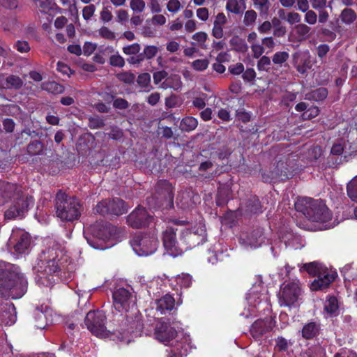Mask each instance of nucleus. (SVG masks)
I'll return each instance as SVG.
<instances>
[{"mask_svg": "<svg viewBox=\"0 0 357 357\" xmlns=\"http://www.w3.org/2000/svg\"><path fill=\"white\" fill-rule=\"evenodd\" d=\"M38 266L36 280L40 286L44 287H52L55 283V276L61 278L62 273L74 271V264L65 247L56 241L51 242L40 254Z\"/></svg>", "mask_w": 357, "mask_h": 357, "instance_id": "obj_1", "label": "nucleus"}, {"mask_svg": "<svg viewBox=\"0 0 357 357\" xmlns=\"http://www.w3.org/2000/svg\"><path fill=\"white\" fill-rule=\"evenodd\" d=\"M113 305L116 310L125 313L122 319V330L137 335L143 329L142 316L137 307L135 297L126 288L121 287L112 294Z\"/></svg>", "mask_w": 357, "mask_h": 357, "instance_id": "obj_2", "label": "nucleus"}, {"mask_svg": "<svg viewBox=\"0 0 357 357\" xmlns=\"http://www.w3.org/2000/svg\"><path fill=\"white\" fill-rule=\"evenodd\" d=\"M27 287V280L22 273L0 268V297L20 298L26 292Z\"/></svg>", "mask_w": 357, "mask_h": 357, "instance_id": "obj_3", "label": "nucleus"}, {"mask_svg": "<svg viewBox=\"0 0 357 357\" xmlns=\"http://www.w3.org/2000/svg\"><path fill=\"white\" fill-rule=\"evenodd\" d=\"M56 215L63 222L77 220L83 210L79 199L59 190L54 199Z\"/></svg>", "mask_w": 357, "mask_h": 357, "instance_id": "obj_4", "label": "nucleus"}, {"mask_svg": "<svg viewBox=\"0 0 357 357\" xmlns=\"http://www.w3.org/2000/svg\"><path fill=\"white\" fill-rule=\"evenodd\" d=\"M295 208L313 222L324 223L332 218L331 211L321 199L305 197L296 202Z\"/></svg>", "mask_w": 357, "mask_h": 357, "instance_id": "obj_5", "label": "nucleus"}, {"mask_svg": "<svg viewBox=\"0 0 357 357\" xmlns=\"http://www.w3.org/2000/svg\"><path fill=\"white\" fill-rule=\"evenodd\" d=\"M146 202L151 209H171L174 207V192L172 184L167 180L159 181L155 192L146 198Z\"/></svg>", "mask_w": 357, "mask_h": 357, "instance_id": "obj_6", "label": "nucleus"}, {"mask_svg": "<svg viewBox=\"0 0 357 357\" xmlns=\"http://www.w3.org/2000/svg\"><path fill=\"white\" fill-rule=\"evenodd\" d=\"M183 252L204 244L207 241L206 229L204 225L198 223L180 231Z\"/></svg>", "mask_w": 357, "mask_h": 357, "instance_id": "obj_7", "label": "nucleus"}, {"mask_svg": "<svg viewBox=\"0 0 357 357\" xmlns=\"http://www.w3.org/2000/svg\"><path fill=\"white\" fill-rule=\"evenodd\" d=\"M130 245L137 255L148 256L156 251L158 241L153 234L139 233L132 238Z\"/></svg>", "mask_w": 357, "mask_h": 357, "instance_id": "obj_8", "label": "nucleus"}, {"mask_svg": "<svg viewBox=\"0 0 357 357\" xmlns=\"http://www.w3.org/2000/svg\"><path fill=\"white\" fill-rule=\"evenodd\" d=\"M178 228L174 226H167L162 232V241L165 251L171 256L176 257L183 253L182 241H178L176 232Z\"/></svg>", "mask_w": 357, "mask_h": 357, "instance_id": "obj_9", "label": "nucleus"}, {"mask_svg": "<svg viewBox=\"0 0 357 357\" xmlns=\"http://www.w3.org/2000/svg\"><path fill=\"white\" fill-rule=\"evenodd\" d=\"M93 210L95 213L102 216L106 215L119 216L127 212V207L123 199L114 198L112 199H106L99 202Z\"/></svg>", "mask_w": 357, "mask_h": 357, "instance_id": "obj_10", "label": "nucleus"}, {"mask_svg": "<svg viewBox=\"0 0 357 357\" xmlns=\"http://www.w3.org/2000/svg\"><path fill=\"white\" fill-rule=\"evenodd\" d=\"M34 204V198L31 195L25 197L22 195L15 198V200L4 213L6 220H13L17 217L22 218L30 206Z\"/></svg>", "mask_w": 357, "mask_h": 357, "instance_id": "obj_11", "label": "nucleus"}, {"mask_svg": "<svg viewBox=\"0 0 357 357\" xmlns=\"http://www.w3.org/2000/svg\"><path fill=\"white\" fill-rule=\"evenodd\" d=\"M107 317L102 310L90 311L85 317L84 323L92 334L98 336L106 331Z\"/></svg>", "mask_w": 357, "mask_h": 357, "instance_id": "obj_12", "label": "nucleus"}, {"mask_svg": "<svg viewBox=\"0 0 357 357\" xmlns=\"http://www.w3.org/2000/svg\"><path fill=\"white\" fill-rule=\"evenodd\" d=\"M31 243V235L21 229L13 230L9 238V245L17 254H24L30 248Z\"/></svg>", "mask_w": 357, "mask_h": 357, "instance_id": "obj_13", "label": "nucleus"}, {"mask_svg": "<svg viewBox=\"0 0 357 357\" xmlns=\"http://www.w3.org/2000/svg\"><path fill=\"white\" fill-rule=\"evenodd\" d=\"M275 323V317H273L258 319L250 326V335L255 340H260L264 334L272 331Z\"/></svg>", "mask_w": 357, "mask_h": 357, "instance_id": "obj_14", "label": "nucleus"}, {"mask_svg": "<svg viewBox=\"0 0 357 357\" xmlns=\"http://www.w3.org/2000/svg\"><path fill=\"white\" fill-rule=\"evenodd\" d=\"M152 220L153 217L142 207H137L127 217L128 225L134 229L148 227Z\"/></svg>", "mask_w": 357, "mask_h": 357, "instance_id": "obj_15", "label": "nucleus"}, {"mask_svg": "<svg viewBox=\"0 0 357 357\" xmlns=\"http://www.w3.org/2000/svg\"><path fill=\"white\" fill-rule=\"evenodd\" d=\"M300 294L301 288L298 283L296 282H288L284 285L280 296L281 305L289 307L293 305L298 301Z\"/></svg>", "mask_w": 357, "mask_h": 357, "instance_id": "obj_16", "label": "nucleus"}, {"mask_svg": "<svg viewBox=\"0 0 357 357\" xmlns=\"http://www.w3.org/2000/svg\"><path fill=\"white\" fill-rule=\"evenodd\" d=\"M21 186L6 181L0 180V204L22 194Z\"/></svg>", "mask_w": 357, "mask_h": 357, "instance_id": "obj_17", "label": "nucleus"}, {"mask_svg": "<svg viewBox=\"0 0 357 357\" xmlns=\"http://www.w3.org/2000/svg\"><path fill=\"white\" fill-rule=\"evenodd\" d=\"M294 169L290 166L287 160H279L272 170V176L276 178V181H287L294 176Z\"/></svg>", "mask_w": 357, "mask_h": 357, "instance_id": "obj_18", "label": "nucleus"}, {"mask_svg": "<svg viewBox=\"0 0 357 357\" xmlns=\"http://www.w3.org/2000/svg\"><path fill=\"white\" fill-rule=\"evenodd\" d=\"M337 276L336 272L329 271L328 269L324 274L317 276V278L314 279L310 284V289L314 291H324L329 287Z\"/></svg>", "mask_w": 357, "mask_h": 357, "instance_id": "obj_19", "label": "nucleus"}, {"mask_svg": "<svg viewBox=\"0 0 357 357\" xmlns=\"http://www.w3.org/2000/svg\"><path fill=\"white\" fill-rule=\"evenodd\" d=\"M155 338L160 342H169L177 335V331L169 323L160 322L155 328Z\"/></svg>", "mask_w": 357, "mask_h": 357, "instance_id": "obj_20", "label": "nucleus"}, {"mask_svg": "<svg viewBox=\"0 0 357 357\" xmlns=\"http://www.w3.org/2000/svg\"><path fill=\"white\" fill-rule=\"evenodd\" d=\"M241 208L247 215L259 214L263 212V206L256 195H251L241 204Z\"/></svg>", "mask_w": 357, "mask_h": 357, "instance_id": "obj_21", "label": "nucleus"}, {"mask_svg": "<svg viewBox=\"0 0 357 357\" xmlns=\"http://www.w3.org/2000/svg\"><path fill=\"white\" fill-rule=\"evenodd\" d=\"M321 331V323L311 319L303 326L301 329V336L306 340H312L317 338L320 335Z\"/></svg>", "mask_w": 357, "mask_h": 357, "instance_id": "obj_22", "label": "nucleus"}, {"mask_svg": "<svg viewBox=\"0 0 357 357\" xmlns=\"http://www.w3.org/2000/svg\"><path fill=\"white\" fill-rule=\"evenodd\" d=\"M231 182L227 183H219L215 199L216 204L218 206H222L227 204L228 201L231 199Z\"/></svg>", "mask_w": 357, "mask_h": 357, "instance_id": "obj_23", "label": "nucleus"}, {"mask_svg": "<svg viewBox=\"0 0 357 357\" xmlns=\"http://www.w3.org/2000/svg\"><path fill=\"white\" fill-rule=\"evenodd\" d=\"M327 270L328 268L318 261L303 264L300 268L301 272H307L312 277H317L320 274L323 275Z\"/></svg>", "mask_w": 357, "mask_h": 357, "instance_id": "obj_24", "label": "nucleus"}, {"mask_svg": "<svg viewBox=\"0 0 357 357\" xmlns=\"http://www.w3.org/2000/svg\"><path fill=\"white\" fill-rule=\"evenodd\" d=\"M91 230L93 235L100 240L105 241L111 236L110 225L107 223L96 222L91 226Z\"/></svg>", "mask_w": 357, "mask_h": 357, "instance_id": "obj_25", "label": "nucleus"}, {"mask_svg": "<svg viewBox=\"0 0 357 357\" xmlns=\"http://www.w3.org/2000/svg\"><path fill=\"white\" fill-rule=\"evenodd\" d=\"M293 65L298 73L305 74L310 68V61L306 56L296 52L293 54Z\"/></svg>", "mask_w": 357, "mask_h": 357, "instance_id": "obj_26", "label": "nucleus"}, {"mask_svg": "<svg viewBox=\"0 0 357 357\" xmlns=\"http://www.w3.org/2000/svg\"><path fill=\"white\" fill-rule=\"evenodd\" d=\"M174 305V298L169 294H166L156 301V309L162 314H165L166 311H171Z\"/></svg>", "mask_w": 357, "mask_h": 357, "instance_id": "obj_27", "label": "nucleus"}, {"mask_svg": "<svg viewBox=\"0 0 357 357\" xmlns=\"http://www.w3.org/2000/svg\"><path fill=\"white\" fill-rule=\"evenodd\" d=\"M265 238L264 229L261 227L254 229L247 236L248 243L253 247L261 245L264 243Z\"/></svg>", "mask_w": 357, "mask_h": 357, "instance_id": "obj_28", "label": "nucleus"}, {"mask_svg": "<svg viewBox=\"0 0 357 357\" xmlns=\"http://www.w3.org/2000/svg\"><path fill=\"white\" fill-rule=\"evenodd\" d=\"M328 94V89L324 87H319L312 90L305 94V100L309 101L320 102L324 100Z\"/></svg>", "mask_w": 357, "mask_h": 357, "instance_id": "obj_29", "label": "nucleus"}, {"mask_svg": "<svg viewBox=\"0 0 357 357\" xmlns=\"http://www.w3.org/2000/svg\"><path fill=\"white\" fill-rule=\"evenodd\" d=\"M324 310L330 317H336L339 310L337 298L335 296H328L325 301Z\"/></svg>", "mask_w": 357, "mask_h": 357, "instance_id": "obj_30", "label": "nucleus"}, {"mask_svg": "<svg viewBox=\"0 0 357 357\" xmlns=\"http://www.w3.org/2000/svg\"><path fill=\"white\" fill-rule=\"evenodd\" d=\"M15 307L12 304V307L9 306L3 310L0 314V325L11 326L16 321V315L14 314Z\"/></svg>", "mask_w": 357, "mask_h": 357, "instance_id": "obj_31", "label": "nucleus"}, {"mask_svg": "<svg viewBox=\"0 0 357 357\" xmlns=\"http://www.w3.org/2000/svg\"><path fill=\"white\" fill-rule=\"evenodd\" d=\"M44 144L40 140L36 139L30 142L26 146V152L31 156L43 154Z\"/></svg>", "mask_w": 357, "mask_h": 357, "instance_id": "obj_32", "label": "nucleus"}, {"mask_svg": "<svg viewBox=\"0 0 357 357\" xmlns=\"http://www.w3.org/2000/svg\"><path fill=\"white\" fill-rule=\"evenodd\" d=\"M198 125V121L193 116H185L183 118L180 123V129L183 132H191L194 130Z\"/></svg>", "mask_w": 357, "mask_h": 357, "instance_id": "obj_33", "label": "nucleus"}, {"mask_svg": "<svg viewBox=\"0 0 357 357\" xmlns=\"http://www.w3.org/2000/svg\"><path fill=\"white\" fill-rule=\"evenodd\" d=\"M41 88L43 90L53 94H61L64 91V86L54 81L43 82Z\"/></svg>", "mask_w": 357, "mask_h": 357, "instance_id": "obj_34", "label": "nucleus"}, {"mask_svg": "<svg viewBox=\"0 0 357 357\" xmlns=\"http://www.w3.org/2000/svg\"><path fill=\"white\" fill-rule=\"evenodd\" d=\"M252 1L254 7L259 12L260 16L266 18L271 7L269 0H252Z\"/></svg>", "mask_w": 357, "mask_h": 357, "instance_id": "obj_35", "label": "nucleus"}, {"mask_svg": "<svg viewBox=\"0 0 357 357\" xmlns=\"http://www.w3.org/2000/svg\"><path fill=\"white\" fill-rule=\"evenodd\" d=\"M229 44L232 49L238 52L244 53L248 49L245 40L237 36H235L230 39Z\"/></svg>", "mask_w": 357, "mask_h": 357, "instance_id": "obj_36", "label": "nucleus"}, {"mask_svg": "<svg viewBox=\"0 0 357 357\" xmlns=\"http://www.w3.org/2000/svg\"><path fill=\"white\" fill-rule=\"evenodd\" d=\"M274 351L276 353H283L288 351L289 347L292 344L290 340H288L282 336H278L275 339Z\"/></svg>", "mask_w": 357, "mask_h": 357, "instance_id": "obj_37", "label": "nucleus"}, {"mask_svg": "<svg viewBox=\"0 0 357 357\" xmlns=\"http://www.w3.org/2000/svg\"><path fill=\"white\" fill-rule=\"evenodd\" d=\"M49 310L46 307L45 312L43 310H36L35 312L36 324L35 326L40 329L45 328L48 325V321L47 319V314Z\"/></svg>", "mask_w": 357, "mask_h": 357, "instance_id": "obj_38", "label": "nucleus"}, {"mask_svg": "<svg viewBox=\"0 0 357 357\" xmlns=\"http://www.w3.org/2000/svg\"><path fill=\"white\" fill-rule=\"evenodd\" d=\"M182 82L181 78L178 75H172L166 78L162 84L164 89L171 88L175 91L181 88Z\"/></svg>", "mask_w": 357, "mask_h": 357, "instance_id": "obj_39", "label": "nucleus"}, {"mask_svg": "<svg viewBox=\"0 0 357 357\" xmlns=\"http://www.w3.org/2000/svg\"><path fill=\"white\" fill-rule=\"evenodd\" d=\"M273 27V35L275 37L280 38L284 36L287 32L286 27L282 25L280 19L273 17L271 21Z\"/></svg>", "mask_w": 357, "mask_h": 357, "instance_id": "obj_40", "label": "nucleus"}, {"mask_svg": "<svg viewBox=\"0 0 357 357\" xmlns=\"http://www.w3.org/2000/svg\"><path fill=\"white\" fill-rule=\"evenodd\" d=\"M341 20L346 24H351L356 19V14L351 8H344L340 15Z\"/></svg>", "mask_w": 357, "mask_h": 357, "instance_id": "obj_41", "label": "nucleus"}, {"mask_svg": "<svg viewBox=\"0 0 357 357\" xmlns=\"http://www.w3.org/2000/svg\"><path fill=\"white\" fill-rule=\"evenodd\" d=\"M295 30L301 40H306L310 36L311 28L305 24H298L296 25Z\"/></svg>", "mask_w": 357, "mask_h": 357, "instance_id": "obj_42", "label": "nucleus"}, {"mask_svg": "<svg viewBox=\"0 0 357 357\" xmlns=\"http://www.w3.org/2000/svg\"><path fill=\"white\" fill-rule=\"evenodd\" d=\"M337 28L336 24L333 22H330V29L328 28H321L320 30V33L321 35L327 38V39L330 41L333 40L336 38L335 31Z\"/></svg>", "mask_w": 357, "mask_h": 357, "instance_id": "obj_43", "label": "nucleus"}, {"mask_svg": "<svg viewBox=\"0 0 357 357\" xmlns=\"http://www.w3.org/2000/svg\"><path fill=\"white\" fill-rule=\"evenodd\" d=\"M6 88H14L15 89H18L22 87L23 82L20 77L18 76L11 75L6 77Z\"/></svg>", "mask_w": 357, "mask_h": 357, "instance_id": "obj_44", "label": "nucleus"}, {"mask_svg": "<svg viewBox=\"0 0 357 357\" xmlns=\"http://www.w3.org/2000/svg\"><path fill=\"white\" fill-rule=\"evenodd\" d=\"M347 192L348 197L357 202V176L348 183Z\"/></svg>", "mask_w": 357, "mask_h": 357, "instance_id": "obj_45", "label": "nucleus"}, {"mask_svg": "<svg viewBox=\"0 0 357 357\" xmlns=\"http://www.w3.org/2000/svg\"><path fill=\"white\" fill-rule=\"evenodd\" d=\"M192 277L188 273H182L178 275L176 278V284L181 288H188L192 284Z\"/></svg>", "mask_w": 357, "mask_h": 357, "instance_id": "obj_46", "label": "nucleus"}, {"mask_svg": "<svg viewBox=\"0 0 357 357\" xmlns=\"http://www.w3.org/2000/svg\"><path fill=\"white\" fill-rule=\"evenodd\" d=\"M289 54L288 52H277L273 54L272 57V61L275 65L282 66L283 63H284L289 59Z\"/></svg>", "mask_w": 357, "mask_h": 357, "instance_id": "obj_47", "label": "nucleus"}, {"mask_svg": "<svg viewBox=\"0 0 357 357\" xmlns=\"http://www.w3.org/2000/svg\"><path fill=\"white\" fill-rule=\"evenodd\" d=\"M257 14L254 10H248L245 13L243 24L245 26H253L257 20Z\"/></svg>", "mask_w": 357, "mask_h": 357, "instance_id": "obj_48", "label": "nucleus"}, {"mask_svg": "<svg viewBox=\"0 0 357 357\" xmlns=\"http://www.w3.org/2000/svg\"><path fill=\"white\" fill-rule=\"evenodd\" d=\"M118 79L126 84L130 85L135 82V75L131 72H123L116 75Z\"/></svg>", "mask_w": 357, "mask_h": 357, "instance_id": "obj_49", "label": "nucleus"}, {"mask_svg": "<svg viewBox=\"0 0 357 357\" xmlns=\"http://www.w3.org/2000/svg\"><path fill=\"white\" fill-rule=\"evenodd\" d=\"M137 84L142 89H147L151 83V75L148 73H143L138 75L137 79Z\"/></svg>", "mask_w": 357, "mask_h": 357, "instance_id": "obj_50", "label": "nucleus"}, {"mask_svg": "<svg viewBox=\"0 0 357 357\" xmlns=\"http://www.w3.org/2000/svg\"><path fill=\"white\" fill-rule=\"evenodd\" d=\"M320 110L317 106H311L304 112L301 117L303 120H311L319 114Z\"/></svg>", "mask_w": 357, "mask_h": 357, "instance_id": "obj_51", "label": "nucleus"}, {"mask_svg": "<svg viewBox=\"0 0 357 357\" xmlns=\"http://www.w3.org/2000/svg\"><path fill=\"white\" fill-rule=\"evenodd\" d=\"M232 153V150L227 145H224L216 151L217 157L220 160L228 159Z\"/></svg>", "mask_w": 357, "mask_h": 357, "instance_id": "obj_52", "label": "nucleus"}, {"mask_svg": "<svg viewBox=\"0 0 357 357\" xmlns=\"http://www.w3.org/2000/svg\"><path fill=\"white\" fill-rule=\"evenodd\" d=\"M271 63V61L269 57L266 56H262L258 61L257 67L259 71L268 72Z\"/></svg>", "mask_w": 357, "mask_h": 357, "instance_id": "obj_53", "label": "nucleus"}, {"mask_svg": "<svg viewBox=\"0 0 357 357\" xmlns=\"http://www.w3.org/2000/svg\"><path fill=\"white\" fill-rule=\"evenodd\" d=\"M109 63L113 67L123 68L125 66L124 59L119 54L111 55Z\"/></svg>", "mask_w": 357, "mask_h": 357, "instance_id": "obj_54", "label": "nucleus"}, {"mask_svg": "<svg viewBox=\"0 0 357 357\" xmlns=\"http://www.w3.org/2000/svg\"><path fill=\"white\" fill-rule=\"evenodd\" d=\"M140 50L141 46L137 43L123 47V52L126 55H136Z\"/></svg>", "mask_w": 357, "mask_h": 357, "instance_id": "obj_55", "label": "nucleus"}, {"mask_svg": "<svg viewBox=\"0 0 357 357\" xmlns=\"http://www.w3.org/2000/svg\"><path fill=\"white\" fill-rule=\"evenodd\" d=\"M105 125L104 120L99 117H91L89 119V126L91 129H99L104 127Z\"/></svg>", "mask_w": 357, "mask_h": 357, "instance_id": "obj_56", "label": "nucleus"}, {"mask_svg": "<svg viewBox=\"0 0 357 357\" xmlns=\"http://www.w3.org/2000/svg\"><path fill=\"white\" fill-rule=\"evenodd\" d=\"M208 65L209 61L206 59H197L192 63V67L197 71H204L208 68Z\"/></svg>", "mask_w": 357, "mask_h": 357, "instance_id": "obj_57", "label": "nucleus"}, {"mask_svg": "<svg viewBox=\"0 0 357 357\" xmlns=\"http://www.w3.org/2000/svg\"><path fill=\"white\" fill-rule=\"evenodd\" d=\"M144 54L146 60L154 58L158 52V47L155 45H146L144 49Z\"/></svg>", "mask_w": 357, "mask_h": 357, "instance_id": "obj_58", "label": "nucleus"}, {"mask_svg": "<svg viewBox=\"0 0 357 357\" xmlns=\"http://www.w3.org/2000/svg\"><path fill=\"white\" fill-rule=\"evenodd\" d=\"M226 8L229 12L234 14H239L241 12V8L238 0H228Z\"/></svg>", "mask_w": 357, "mask_h": 357, "instance_id": "obj_59", "label": "nucleus"}, {"mask_svg": "<svg viewBox=\"0 0 357 357\" xmlns=\"http://www.w3.org/2000/svg\"><path fill=\"white\" fill-rule=\"evenodd\" d=\"M98 32L99 35L105 39L114 40L116 38L115 33L107 26H102Z\"/></svg>", "mask_w": 357, "mask_h": 357, "instance_id": "obj_60", "label": "nucleus"}, {"mask_svg": "<svg viewBox=\"0 0 357 357\" xmlns=\"http://www.w3.org/2000/svg\"><path fill=\"white\" fill-rule=\"evenodd\" d=\"M145 5V2L143 0H131L130 2V8L137 13L144 11Z\"/></svg>", "mask_w": 357, "mask_h": 357, "instance_id": "obj_61", "label": "nucleus"}, {"mask_svg": "<svg viewBox=\"0 0 357 357\" xmlns=\"http://www.w3.org/2000/svg\"><path fill=\"white\" fill-rule=\"evenodd\" d=\"M346 149V145L340 142L335 143L331 149V154L332 155H341L343 153H347Z\"/></svg>", "mask_w": 357, "mask_h": 357, "instance_id": "obj_62", "label": "nucleus"}, {"mask_svg": "<svg viewBox=\"0 0 357 357\" xmlns=\"http://www.w3.org/2000/svg\"><path fill=\"white\" fill-rule=\"evenodd\" d=\"M229 72L234 75H239L244 71V66L242 63H236L230 65L228 68Z\"/></svg>", "mask_w": 357, "mask_h": 357, "instance_id": "obj_63", "label": "nucleus"}, {"mask_svg": "<svg viewBox=\"0 0 357 357\" xmlns=\"http://www.w3.org/2000/svg\"><path fill=\"white\" fill-rule=\"evenodd\" d=\"M333 357H357V354L351 349L342 348Z\"/></svg>", "mask_w": 357, "mask_h": 357, "instance_id": "obj_64", "label": "nucleus"}]
</instances>
